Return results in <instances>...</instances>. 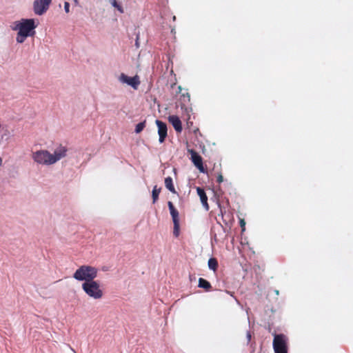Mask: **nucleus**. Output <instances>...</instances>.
<instances>
[{
	"instance_id": "obj_1",
	"label": "nucleus",
	"mask_w": 353,
	"mask_h": 353,
	"mask_svg": "<svg viewBox=\"0 0 353 353\" xmlns=\"http://www.w3.org/2000/svg\"><path fill=\"white\" fill-rule=\"evenodd\" d=\"M67 148L61 145L55 148L53 153L47 150H39L32 152V158L34 161L43 165H50L56 163L67 154Z\"/></svg>"
},
{
	"instance_id": "obj_2",
	"label": "nucleus",
	"mask_w": 353,
	"mask_h": 353,
	"mask_svg": "<svg viewBox=\"0 0 353 353\" xmlns=\"http://www.w3.org/2000/svg\"><path fill=\"white\" fill-rule=\"evenodd\" d=\"M37 26L34 19H22L15 21L12 30L17 31V42L22 43L28 37L33 36Z\"/></svg>"
},
{
	"instance_id": "obj_3",
	"label": "nucleus",
	"mask_w": 353,
	"mask_h": 353,
	"mask_svg": "<svg viewBox=\"0 0 353 353\" xmlns=\"http://www.w3.org/2000/svg\"><path fill=\"white\" fill-rule=\"evenodd\" d=\"M98 269L90 265H81L74 273L73 278L79 281L91 282L97 278Z\"/></svg>"
},
{
	"instance_id": "obj_4",
	"label": "nucleus",
	"mask_w": 353,
	"mask_h": 353,
	"mask_svg": "<svg viewBox=\"0 0 353 353\" xmlns=\"http://www.w3.org/2000/svg\"><path fill=\"white\" fill-rule=\"evenodd\" d=\"M82 289L89 297L93 299H101L103 296V291L100 283L97 281L83 283Z\"/></svg>"
},
{
	"instance_id": "obj_5",
	"label": "nucleus",
	"mask_w": 353,
	"mask_h": 353,
	"mask_svg": "<svg viewBox=\"0 0 353 353\" xmlns=\"http://www.w3.org/2000/svg\"><path fill=\"white\" fill-rule=\"evenodd\" d=\"M273 347L275 353H288L286 336L283 334H275Z\"/></svg>"
},
{
	"instance_id": "obj_6",
	"label": "nucleus",
	"mask_w": 353,
	"mask_h": 353,
	"mask_svg": "<svg viewBox=\"0 0 353 353\" xmlns=\"http://www.w3.org/2000/svg\"><path fill=\"white\" fill-rule=\"evenodd\" d=\"M118 81L123 85H127L132 87L134 90H137L140 85V79L138 75L134 77H129L124 73H121L118 77Z\"/></svg>"
},
{
	"instance_id": "obj_7",
	"label": "nucleus",
	"mask_w": 353,
	"mask_h": 353,
	"mask_svg": "<svg viewBox=\"0 0 353 353\" xmlns=\"http://www.w3.org/2000/svg\"><path fill=\"white\" fill-rule=\"evenodd\" d=\"M52 0H34L33 2V11L35 14L41 16L49 8Z\"/></svg>"
},
{
	"instance_id": "obj_8",
	"label": "nucleus",
	"mask_w": 353,
	"mask_h": 353,
	"mask_svg": "<svg viewBox=\"0 0 353 353\" xmlns=\"http://www.w3.org/2000/svg\"><path fill=\"white\" fill-rule=\"evenodd\" d=\"M188 152L191 154V160L194 165L199 169L201 172H204L203 166V161L201 157L193 150H189Z\"/></svg>"
},
{
	"instance_id": "obj_9",
	"label": "nucleus",
	"mask_w": 353,
	"mask_h": 353,
	"mask_svg": "<svg viewBox=\"0 0 353 353\" xmlns=\"http://www.w3.org/2000/svg\"><path fill=\"white\" fill-rule=\"evenodd\" d=\"M156 124L157 125V128H158V134H159V142L160 143H163L165 140V138L167 136V126H166V124L164 123L163 122L159 121V120H157L156 121Z\"/></svg>"
},
{
	"instance_id": "obj_10",
	"label": "nucleus",
	"mask_w": 353,
	"mask_h": 353,
	"mask_svg": "<svg viewBox=\"0 0 353 353\" xmlns=\"http://www.w3.org/2000/svg\"><path fill=\"white\" fill-rule=\"evenodd\" d=\"M168 120L172 125L173 128L177 132H181L182 130L181 122L179 118L176 115L169 116Z\"/></svg>"
},
{
	"instance_id": "obj_11",
	"label": "nucleus",
	"mask_w": 353,
	"mask_h": 353,
	"mask_svg": "<svg viewBox=\"0 0 353 353\" xmlns=\"http://www.w3.org/2000/svg\"><path fill=\"white\" fill-rule=\"evenodd\" d=\"M196 192H197L198 195L200 197V200H201V202L203 206L205 208V209L206 210H209V205H208V197L206 196L205 192L201 188H196Z\"/></svg>"
},
{
	"instance_id": "obj_12",
	"label": "nucleus",
	"mask_w": 353,
	"mask_h": 353,
	"mask_svg": "<svg viewBox=\"0 0 353 353\" xmlns=\"http://www.w3.org/2000/svg\"><path fill=\"white\" fill-rule=\"evenodd\" d=\"M168 205L173 222L179 221V212L177 210L174 208L172 203L171 201H168Z\"/></svg>"
},
{
	"instance_id": "obj_13",
	"label": "nucleus",
	"mask_w": 353,
	"mask_h": 353,
	"mask_svg": "<svg viewBox=\"0 0 353 353\" xmlns=\"http://www.w3.org/2000/svg\"><path fill=\"white\" fill-rule=\"evenodd\" d=\"M165 187L172 192L175 193V189L172 183V179L171 177H167L165 179Z\"/></svg>"
},
{
	"instance_id": "obj_14",
	"label": "nucleus",
	"mask_w": 353,
	"mask_h": 353,
	"mask_svg": "<svg viewBox=\"0 0 353 353\" xmlns=\"http://www.w3.org/2000/svg\"><path fill=\"white\" fill-rule=\"evenodd\" d=\"M199 287L201 288H204L205 290H209L211 288L210 283L203 278H200L199 279Z\"/></svg>"
},
{
	"instance_id": "obj_15",
	"label": "nucleus",
	"mask_w": 353,
	"mask_h": 353,
	"mask_svg": "<svg viewBox=\"0 0 353 353\" xmlns=\"http://www.w3.org/2000/svg\"><path fill=\"white\" fill-rule=\"evenodd\" d=\"M218 263L217 261L214 258H211L208 261V267L210 269L215 271L217 268Z\"/></svg>"
},
{
	"instance_id": "obj_16",
	"label": "nucleus",
	"mask_w": 353,
	"mask_h": 353,
	"mask_svg": "<svg viewBox=\"0 0 353 353\" xmlns=\"http://www.w3.org/2000/svg\"><path fill=\"white\" fill-rule=\"evenodd\" d=\"M109 3L115 8L120 13H123L124 10L122 8V6L119 4L117 1V0H108Z\"/></svg>"
},
{
	"instance_id": "obj_17",
	"label": "nucleus",
	"mask_w": 353,
	"mask_h": 353,
	"mask_svg": "<svg viewBox=\"0 0 353 353\" xmlns=\"http://www.w3.org/2000/svg\"><path fill=\"white\" fill-rule=\"evenodd\" d=\"M161 192V188H157V186H154L152 190V199L153 203H155L158 199L159 194Z\"/></svg>"
},
{
	"instance_id": "obj_18",
	"label": "nucleus",
	"mask_w": 353,
	"mask_h": 353,
	"mask_svg": "<svg viewBox=\"0 0 353 353\" xmlns=\"http://www.w3.org/2000/svg\"><path fill=\"white\" fill-rule=\"evenodd\" d=\"M174 223V230L173 234L175 236H178L179 235V221L173 222Z\"/></svg>"
},
{
	"instance_id": "obj_19",
	"label": "nucleus",
	"mask_w": 353,
	"mask_h": 353,
	"mask_svg": "<svg viewBox=\"0 0 353 353\" xmlns=\"http://www.w3.org/2000/svg\"><path fill=\"white\" fill-rule=\"evenodd\" d=\"M145 128V122H141L136 125L135 132L136 133L141 132Z\"/></svg>"
},
{
	"instance_id": "obj_20",
	"label": "nucleus",
	"mask_w": 353,
	"mask_h": 353,
	"mask_svg": "<svg viewBox=\"0 0 353 353\" xmlns=\"http://www.w3.org/2000/svg\"><path fill=\"white\" fill-rule=\"evenodd\" d=\"M64 10L66 13H68L70 12V4L68 2L64 3Z\"/></svg>"
},
{
	"instance_id": "obj_21",
	"label": "nucleus",
	"mask_w": 353,
	"mask_h": 353,
	"mask_svg": "<svg viewBox=\"0 0 353 353\" xmlns=\"http://www.w3.org/2000/svg\"><path fill=\"white\" fill-rule=\"evenodd\" d=\"M240 225H241V227L242 228V230H245V222L243 219H241L240 221Z\"/></svg>"
},
{
	"instance_id": "obj_22",
	"label": "nucleus",
	"mask_w": 353,
	"mask_h": 353,
	"mask_svg": "<svg viewBox=\"0 0 353 353\" xmlns=\"http://www.w3.org/2000/svg\"><path fill=\"white\" fill-rule=\"evenodd\" d=\"M223 180V176L221 174H219L217 178V181L219 183H221Z\"/></svg>"
},
{
	"instance_id": "obj_23",
	"label": "nucleus",
	"mask_w": 353,
	"mask_h": 353,
	"mask_svg": "<svg viewBox=\"0 0 353 353\" xmlns=\"http://www.w3.org/2000/svg\"><path fill=\"white\" fill-rule=\"evenodd\" d=\"M3 165V159L2 158L0 157V167L2 166Z\"/></svg>"
},
{
	"instance_id": "obj_24",
	"label": "nucleus",
	"mask_w": 353,
	"mask_h": 353,
	"mask_svg": "<svg viewBox=\"0 0 353 353\" xmlns=\"http://www.w3.org/2000/svg\"><path fill=\"white\" fill-rule=\"evenodd\" d=\"M73 1H74V3H75L76 5H77V4L79 3L78 0H73Z\"/></svg>"
},
{
	"instance_id": "obj_25",
	"label": "nucleus",
	"mask_w": 353,
	"mask_h": 353,
	"mask_svg": "<svg viewBox=\"0 0 353 353\" xmlns=\"http://www.w3.org/2000/svg\"><path fill=\"white\" fill-rule=\"evenodd\" d=\"M248 338L249 340L250 339L251 335L250 334H248Z\"/></svg>"
},
{
	"instance_id": "obj_26",
	"label": "nucleus",
	"mask_w": 353,
	"mask_h": 353,
	"mask_svg": "<svg viewBox=\"0 0 353 353\" xmlns=\"http://www.w3.org/2000/svg\"><path fill=\"white\" fill-rule=\"evenodd\" d=\"M276 294H279V290H275Z\"/></svg>"
}]
</instances>
